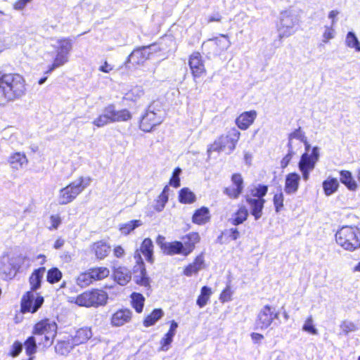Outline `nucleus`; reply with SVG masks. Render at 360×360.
I'll use <instances>...</instances> for the list:
<instances>
[{"label":"nucleus","mask_w":360,"mask_h":360,"mask_svg":"<svg viewBox=\"0 0 360 360\" xmlns=\"http://www.w3.org/2000/svg\"><path fill=\"white\" fill-rule=\"evenodd\" d=\"M294 154L295 153L293 151V148H288V153L281 159L280 162L281 167L282 169L288 167Z\"/></svg>","instance_id":"nucleus-56"},{"label":"nucleus","mask_w":360,"mask_h":360,"mask_svg":"<svg viewBox=\"0 0 360 360\" xmlns=\"http://www.w3.org/2000/svg\"><path fill=\"white\" fill-rule=\"evenodd\" d=\"M112 252L114 257L116 258H122L125 255V250L120 245L114 246Z\"/></svg>","instance_id":"nucleus-60"},{"label":"nucleus","mask_w":360,"mask_h":360,"mask_svg":"<svg viewBox=\"0 0 360 360\" xmlns=\"http://www.w3.org/2000/svg\"><path fill=\"white\" fill-rule=\"evenodd\" d=\"M223 19L221 13L219 11L214 13L213 14L206 18V23L210 24L212 22H221Z\"/></svg>","instance_id":"nucleus-57"},{"label":"nucleus","mask_w":360,"mask_h":360,"mask_svg":"<svg viewBox=\"0 0 360 360\" xmlns=\"http://www.w3.org/2000/svg\"><path fill=\"white\" fill-rule=\"evenodd\" d=\"M299 139L304 145V153L301 155L300 160L298 163V167L302 173V179L304 181H307L309 178L310 172H311L316 162L319 159V149L317 146H314L310 150V144L307 141L304 133L301 129V127H298L288 135V147L292 148V139Z\"/></svg>","instance_id":"nucleus-3"},{"label":"nucleus","mask_w":360,"mask_h":360,"mask_svg":"<svg viewBox=\"0 0 360 360\" xmlns=\"http://www.w3.org/2000/svg\"><path fill=\"white\" fill-rule=\"evenodd\" d=\"M181 241L174 240L166 242L163 236L159 235L156 238V243L162 252L167 255H181L187 257L195 249L196 245L201 240L200 235L197 231H191L181 238Z\"/></svg>","instance_id":"nucleus-2"},{"label":"nucleus","mask_w":360,"mask_h":360,"mask_svg":"<svg viewBox=\"0 0 360 360\" xmlns=\"http://www.w3.org/2000/svg\"><path fill=\"white\" fill-rule=\"evenodd\" d=\"M90 179L83 176L70 182L59 191V205H64L72 202L89 184Z\"/></svg>","instance_id":"nucleus-8"},{"label":"nucleus","mask_w":360,"mask_h":360,"mask_svg":"<svg viewBox=\"0 0 360 360\" xmlns=\"http://www.w3.org/2000/svg\"><path fill=\"white\" fill-rule=\"evenodd\" d=\"M153 248V241L149 238H144L140 246L141 252L145 256L146 261L151 264L154 262Z\"/></svg>","instance_id":"nucleus-31"},{"label":"nucleus","mask_w":360,"mask_h":360,"mask_svg":"<svg viewBox=\"0 0 360 360\" xmlns=\"http://www.w3.org/2000/svg\"><path fill=\"white\" fill-rule=\"evenodd\" d=\"M32 0H16L13 4V8L16 11H20L24 9V8L26 6V5L30 2H32Z\"/></svg>","instance_id":"nucleus-59"},{"label":"nucleus","mask_w":360,"mask_h":360,"mask_svg":"<svg viewBox=\"0 0 360 360\" xmlns=\"http://www.w3.org/2000/svg\"><path fill=\"white\" fill-rule=\"evenodd\" d=\"M230 234L229 237L232 240H236L240 237V232L237 228H231L229 229Z\"/></svg>","instance_id":"nucleus-62"},{"label":"nucleus","mask_w":360,"mask_h":360,"mask_svg":"<svg viewBox=\"0 0 360 360\" xmlns=\"http://www.w3.org/2000/svg\"><path fill=\"white\" fill-rule=\"evenodd\" d=\"M172 341L173 338L165 334L164 337L160 341L159 350L163 352L167 351L169 349L170 345L172 342Z\"/></svg>","instance_id":"nucleus-55"},{"label":"nucleus","mask_w":360,"mask_h":360,"mask_svg":"<svg viewBox=\"0 0 360 360\" xmlns=\"http://www.w3.org/2000/svg\"><path fill=\"white\" fill-rule=\"evenodd\" d=\"M91 276L94 282L99 281L108 278L110 275V270L105 266H95L89 269Z\"/></svg>","instance_id":"nucleus-35"},{"label":"nucleus","mask_w":360,"mask_h":360,"mask_svg":"<svg viewBox=\"0 0 360 360\" xmlns=\"http://www.w3.org/2000/svg\"><path fill=\"white\" fill-rule=\"evenodd\" d=\"M193 81L196 89L200 87L207 82V71L205 60L199 51H194L188 56V62Z\"/></svg>","instance_id":"nucleus-9"},{"label":"nucleus","mask_w":360,"mask_h":360,"mask_svg":"<svg viewBox=\"0 0 360 360\" xmlns=\"http://www.w3.org/2000/svg\"><path fill=\"white\" fill-rule=\"evenodd\" d=\"M63 277L61 271L57 267H51L46 272V281L50 284L58 283Z\"/></svg>","instance_id":"nucleus-43"},{"label":"nucleus","mask_w":360,"mask_h":360,"mask_svg":"<svg viewBox=\"0 0 360 360\" xmlns=\"http://www.w3.org/2000/svg\"><path fill=\"white\" fill-rule=\"evenodd\" d=\"M136 264L133 266L132 272L134 274V281L136 284L144 286L148 289L150 288V280L147 276V271L145 264L140 254L134 255Z\"/></svg>","instance_id":"nucleus-15"},{"label":"nucleus","mask_w":360,"mask_h":360,"mask_svg":"<svg viewBox=\"0 0 360 360\" xmlns=\"http://www.w3.org/2000/svg\"><path fill=\"white\" fill-rule=\"evenodd\" d=\"M46 271V268L44 266H40L39 268L34 269L28 278V282L30 284V290L32 291H36L41 288L42 279L44 277V274Z\"/></svg>","instance_id":"nucleus-23"},{"label":"nucleus","mask_w":360,"mask_h":360,"mask_svg":"<svg viewBox=\"0 0 360 360\" xmlns=\"http://www.w3.org/2000/svg\"><path fill=\"white\" fill-rule=\"evenodd\" d=\"M280 311L276 307L265 304L258 312L255 319L257 328L265 330L270 327L276 321H279Z\"/></svg>","instance_id":"nucleus-10"},{"label":"nucleus","mask_w":360,"mask_h":360,"mask_svg":"<svg viewBox=\"0 0 360 360\" xmlns=\"http://www.w3.org/2000/svg\"><path fill=\"white\" fill-rule=\"evenodd\" d=\"M21 269V264L17 262H12L10 264V270L8 273H6L5 274L7 276V278L12 279L18 273L20 272Z\"/></svg>","instance_id":"nucleus-53"},{"label":"nucleus","mask_w":360,"mask_h":360,"mask_svg":"<svg viewBox=\"0 0 360 360\" xmlns=\"http://www.w3.org/2000/svg\"><path fill=\"white\" fill-rule=\"evenodd\" d=\"M22 350V344L20 341H15L11 345L8 356L11 357L18 356Z\"/></svg>","instance_id":"nucleus-54"},{"label":"nucleus","mask_w":360,"mask_h":360,"mask_svg":"<svg viewBox=\"0 0 360 360\" xmlns=\"http://www.w3.org/2000/svg\"><path fill=\"white\" fill-rule=\"evenodd\" d=\"M335 37V30L333 27V26H325V30L323 33L322 37V41L323 44H327L329 42V41L332 39H333Z\"/></svg>","instance_id":"nucleus-52"},{"label":"nucleus","mask_w":360,"mask_h":360,"mask_svg":"<svg viewBox=\"0 0 360 360\" xmlns=\"http://www.w3.org/2000/svg\"><path fill=\"white\" fill-rule=\"evenodd\" d=\"M206 268V263L204 252L197 255L192 262L186 265L182 271V274L186 277H191L197 275L199 271Z\"/></svg>","instance_id":"nucleus-18"},{"label":"nucleus","mask_w":360,"mask_h":360,"mask_svg":"<svg viewBox=\"0 0 360 360\" xmlns=\"http://www.w3.org/2000/svg\"><path fill=\"white\" fill-rule=\"evenodd\" d=\"M240 137V132L235 127L231 128L226 134L219 135L207 147V153L226 152L232 153L236 148Z\"/></svg>","instance_id":"nucleus-5"},{"label":"nucleus","mask_w":360,"mask_h":360,"mask_svg":"<svg viewBox=\"0 0 360 360\" xmlns=\"http://www.w3.org/2000/svg\"><path fill=\"white\" fill-rule=\"evenodd\" d=\"M93 124L97 127H102L109 123H112L105 112L99 115L94 121Z\"/></svg>","instance_id":"nucleus-49"},{"label":"nucleus","mask_w":360,"mask_h":360,"mask_svg":"<svg viewBox=\"0 0 360 360\" xmlns=\"http://www.w3.org/2000/svg\"><path fill=\"white\" fill-rule=\"evenodd\" d=\"M133 312L127 307L115 310L110 317V323L112 327L119 328L129 324L133 319Z\"/></svg>","instance_id":"nucleus-17"},{"label":"nucleus","mask_w":360,"mask_h":360,"mask_svg":"<svg viewBox=\"0 0 360 360\" xmlns=\"http://www.w3.org/2000/svg\"><path fill=\"white\" fill-rule=\"evenodd\" d=\"M245 186L244 179L239 172L231 176V184L223 188V193L232 200L238 199L243 193Z\"/></svg>","instance_id":"nucleus-12"},{"label":"nucleus","mask_w":360,"mask_h":360,"mask_svg":"<svg viewBox=\"0 0 360 360\" xmlns=\"http://www.w3.org/2000/svg\"><path fill=\"white\" fill-rule=\"evenodd\" d=\"M92 330L91 327H82L75 331L74 335L71 337V341L73 345H79L87 342L92 337Z\"/></svg>","instance_id":"nucleus-24"},{"label":"nucleus","mask_w":360,"mask_h":360,"mask_svg":"<svg viewBox=\"0 0 360 360\" xmlns=\"http://www.w3.org/2000/svg\"><path fill=\"white\" fill-rule=\"evenodd\" d=\"M110 250V245L103 240L95 241L90 246L91 253L98 260L106 258L109 255Z\"/></svg>","instance_id":"nucleus-22"},{"label":"nucleus","mask_w":360,"mask_h":360,"mask_svg":"<svg viewBox=\"0 0 360 360\" xmlns=\"http://www.w3.org/2000/svg\"><path fill=\"white\" fill-rule=\"evenodd\" d=\"M168 186H165L162 190V191L158 196L155 200V204L154 205V210L156 212H161L164 210L165 205L168 202Z\"/></svg>","instance_id":"nucleus-40"},{"label":"nucleus","mask_w":360,"mask_h":360,"mask_svg":"<svg viewBox=\"0 0 360 360\" xmlns=\"http://www.w3.org/2000/svg\"><path fill=\"white\" fill-rule=\"evenodd\" d=\"M141 222L140 220L134 219L128 221L127 223L122 224L119 226V231L122 234L127 236L133 231L136 228L140 226Z\"/></svg>","instance_id":"nucleus-42"},{"label":"nucleus","mask_w":360,"mask_h":360,"mask_svg":"<svg viewBox=\"0 0 360 360\" xmlns=\"http://www.w3.org/2000/svg\"><path fill=\"white\" fill-rule=\"evenodd\" d=\"M268 190L267 185L258 184L250 190V194L244 197L245 202L250 207V214L255 220H258L262 216L266 202L264 197L267 194Z\"/></svg>","instance_id":"nucleus-6"},{"label":"nucleus","mask_w":360,"mask_h":360,"mask_svg":"<svg viewBox=\"0 0 360 360\" xmlns=\"http://www.w3.org/2000/svg\"><path fill=\"white\" fill-rule=\"evenodd\" d=\"M248 216L249 211L247 207L243 204H239L236 210L233 213L229 221L233 226H238L244 223L248 219Z\"/></svg>","instance_id":"nucleus-26"},{"label":"nucleus","mask_w":360,"mask_h":360,"mask_svg":"<svg viewBox=\"0 0 360 360\" xmlns=\"http://www.w3.org/2000/svg\"><path fill=\"white\" fill-rule=\"evenodd\" d=\"M50 220L51 222V226L49 227V230L57 229L60 224H61V219L58 214H52L50 217Z\"/></svg>","instance_id":"nucleus-58"},{"label":"nucleus","mask_w":360,"mask_h":360,"mask_svg":"<svg viewBox=\"0 0 360 360\" xmlns=\"http://www.w3.org/2000/svg\"><path fill=\"white\" fill-rule=\"evenodd\" d=\"M233 290L230 285H227L221 292L219 299L221 302L225 303L231 300Z\"/></svg>","instance_id":"nucleus-48"},{"label":"nucleus","mask_w":360,"mask_h":360,"mask_svg":"<svg viewBox=\"0 0 360 360\" xmlns=\"http://www.w3.org/2000/svg\"><path fill=\"white\" fill-rule=\"evenodd\" d=\"M337 244L343 250L354 252L360 248V228L355 225H345L335 234Z\"/></svg>","instance_id":"nucleus-4"},{"label":"nucleus","mask_w":360,"mask_h":360,"mask_svg":"<svg viewBox=\"0 0 360 360\" xmlns=\"http://www.w3.org/2000/svg\"><path fill=\"white\" fill-rule=\"evenodd\" d=\"M110 120L112 122H127L131 119V113L127 109L117 110L113 104H110L104 109Z\"/></svg>","instance_id":"nucleus-19"},{"label":"nucleus","mask_w":360,"mask_h":360,"mask_svg":"<svg viewBox=\"0 0 360 360\" xmlns=\"http://www.w3.org/2000/svg\"><path fill=\"white\" fill-rule=\"evenodd\" d=\"M130 304L135 311L137 314L142 313L146 301L143 295L140 292H133L130 295Z\"/></svg>","instance_id":"nucleus-32"},{"label":"nucleus","mask_w":360,"mask_h":360,"mask_svg":"<svg viewBox=\"0 0 360 360\" xmlns=\"http://www.w3.org/2000/svg\"><path fill=\"white\" fill-rule=\"evenodd\" d=\"M44 298L39 293H35L34 291L27 290L25 292L20 300V311L22 314H34L42 306Z\"/></svg>","instance_id":"nucleus-11"},{"label":"nucleus","mask_w":360,"mask_h":360,"mask_svg":"<svg viewBox=\"0 0 360 360\" xmlns=\"http://www.w3.org/2000/svg\"><path fill=\"white\" fill-rule=\"evenodd\" d=\"M178 327V323L175 321H172L170 322V326L168 331L165 333L167 336L174 338L176 333V328Z\"/></svg>","instance_id":"nucleus-61"},{"label":"nucleus","mask_w":360,"mask_h":360,"mask_svg":"<svg viewBox=\"0 0 360 360\" xmlns=\"http://www.w3.org/2000/svg\"><path fill=\"white\" fill-rule=\"evenodd\" d=\"M58 326L54 321L44 318L36 322L33 326L34 335H44L46 340L53 338L57 333Z\"/></svg>","instance_id":"nucleus-14"},{"label":"nucleus","mask_w":360,"mask_h":360,"mask_svg":"<svg viewBox=\"0 0 360 360\" xmlns=\"http://www.w3.org/2000/svg\"><path fill=\"white\" fill-rule=\"evenodd\" d=\"M211 219L208 207L202 206L195 210L193 214L192 222L197 225H204L210 221Z\"/></svg>","instance_id":"nucleus-27"},{"label":"nucleus","mask_w":360,"mask_h":360,"mask_svg":"<svg viewBox=\"0 0 360 360\" xmlns=\"http://www.w3.org/2000/svg\"><path fill=\"white\" fill-rule=\"evenodd\" d=\"M196 200L195 194L188 188H183L179 192V201L183 204H191Z\"/></svg>","instance_id":"nucleus-41"},{"label":"nucleus","mask_w":360,"mask_h":360,"mask_svg":"<svg viewBox=\"0 0 360 360\" xmlns=\"http://www.w3.org/2000/svg\"><path fill=\"white\" fill-rule=\"evenodd\" d=\"M257 112L255 110L240 113L235 120L236 125L241 130H247L255 121Z\"/></svg>","instance_id":"nucleus-21"},{"label":"nucleus","mask_w":360,"mask_h":360,"mask_svg":"<svg viewBox=\"0 0 360 360\" xmlns=\"http://www.w3.org/2000/svg\"><path fill=\"white\" fill-rule=\"evenodd\" d=\"M56 52L64 54L69 57L72 49L73 40L70 37H63L58 40Z\"/></svg>","instance_id":"nucleus-36"},{"label":"nucleus","mask_w":360,"mask_h":360,"mask_svg":"<svg viewBox=\"0 0 360 360\" xmlns=\"http://www.w3.org/2000/svg\"><path fill=\"white\" fill-rule=\"evenodd\" d=\"M273 203L276 212H279L283 210L284 206V195L281 191L274 194Z\"/></svg>","instance_id":"nucleus-47"},{"label":"nucleus","mask_w":360,"mask_h":360,"mask_svg":"<svg viewBox=\"0 0 360 360\" xmlns=\"http://www.w3.org/2000/svg\"><path fill=\"white\" fill-rule=\"evenodd\" d=\"M181 172V169L179 167H176L172 174V176L169 179V184L174 188H178L180 186V179L179 174Z\"/></svg>","instance_id":"nucleus-51"},{"label":"nucleus","mask_w":360,"mask_h":360,"mask_svg":"<svg viewBox=\"0 0 360 360\" xmlns=\"http://www.w3.org/2000/svg\"><path fill=\"white\" fill-rule=\"evenodd\" d=\"M108 300V295L104 290L92 288L78 295L75 299V303L79 307L96 308L105 305Z\"/></svg>","instance_id":"nucleus-7"},{"label":"nucleus","mask_w":360,"mask_h":360,"mask_svg":"<svg viewBox=\"0 0 360 360\" xmlns=\"http://www.w3.org/2000/svg\"><path fill=\"white\" fill-rule=\"evenodd\" d=\"M212 294L211 288L204 285L201 288L200 295L196 300V304L200 308L204 307L210 301Z\"/></svg>","instance_id":"nucleus-38"},{"label":"nucleus","mask_w":360,"mask_h":360,"mask_svg":"<svg viewBox=\"0 0 360 360\" xmlns=\"http://www.w3.org/2000/svg\"><path fill=\"white\" fill-rule=\"evenodd\" d=\"M69 61V57L56 52L55 57L53 58V62L47 68V70L44 72V74L48 75L52 72L56 68L63 66Z\"/></svg>","instance_id":"nucleus-33"},{"label":"nucleus","mask_w":360,"mask_h":360,"mask_svg":"<svg viewBox=\"0 0 360 360\" xmlns=\"http://www.w3.org/2000/svg\"><path fill=\"white\" fill-rule=\"evenodd\" d=\"M8 162L12 168L18 169L27 165L28 160L25 153L15 152L10 155Z\"/></svg>","instance_id":"nucleus-30"},{"label":"nucleus","mask_w":360,"mask_h":360,"mask_svg":"<svg viewBox=\"0 0 360 360\" xmlns=\"http://www.w3.org/2000/svg\"><path fill=\"white\" fill-rule=\"evenodd\" d=\"M345 43L348 47L354 49L357 52L360 51V42L354 32H349L347 34Z\"/></svg>","instance_id":"nucleus-45"},{"label":"nucleus","mask_w":360,"mask_h":360,"mask_svg":"<svg viewBox=\"0 0 360 360\" xmlns=\"http://www.w3.org/2000/svg\"><path fill=\"white\" fill-rule=\"evenodd\" d=\"M300 176L296 172H290L285 176L284 191L287 194L295 193L298 191Z\"/></svg>","instance_id":"nucleus-25"},{"label":"nucleus","mask_w":360,"mask_h":360,"mask_svg":"<svg viewBox=\"0 0 360 360\" xmlns=\"http://www.w3.org/2000/svg\"><path fill=\"white\" fill-rule=\"evenodd\" d=\"M114 280L121 285H127L131 279V271L123 266L115 267L112 269Z\"/></svg>","instance_id":"nucleus-28"},{"label":"nucleus","mask_w":360,"mask_h":360,"mask_svg":"<svg viewBox=\"0 0 360 360\" xmlns=\"http://www.w3.org/2000/svg\"><path fill=\"white\" fill-rule=\"evenodd\" d=\"M164 314L162 309H154L149 314H148L143 321V325L145 327L153 326L158 320H160Z\"/></svg>","instance_id":"nucleus-37"},{"label":"nucleus","mask_w":360,"mask_h":360,"mask_svg":"<svg viewBox=\"0 0 360 360\" xmlns=\"http://www.w3.org/2000/svg\"><path fill=\"white\" fill-rule=\"evenodd\" d=\"M339 188V182L336 178L329 177L323 181V189L326 195L335 193Z\"/></svg>","instance_id":"nucleus-39"},{"label":"nucleus","mask_w":360,"mask_h":360,"mask_svg":"<svg viewBox=\"0 0 360 360\" xmlns=\"http://www.w3.org/2000/svg\"><path fill=\"white\" fill-rule=\"evenodd\" d=\"M144 95V90L141 86H135L127 92L123 96V101L127 102H136Z\"/></svg>","instance_id":"nucleus-34"},{"label":"nucleus","mask_w":360,"mask_h":360,"mask_svg":"<svg viewBox=\"0 0 360 360\" xmlns=\"http://www.w3.org/2000/svg\"><path fill=\"white\" fill-rule=\"evenodd\" d=\"M302 330L312 335L317 334V330L314 326L311 316H308L305 320L304 323L302 326Z\"/></svg>","instance_id":"nucleus-50"},{"label":"nucleus","mask_w":360,"mask_h":360,"mask_svg":"<svg viewBox=\"0 0 360 360\" xmlns=\"http://www.w3.org/2000/svg\"><path fill=\"white\" fill-rule=\"evenodd\" d=\"M26 91L27 83L22 75L0 70V105L20 98Z\"/></svg>","instance_id":"nucleus-1"},{"label":"nucleus","mask_w":360,"mask_h":360,"mask_svg":"<svg viewBox=\"0 0 360 360\" xmlns=\"http://www.w3.org/2000/svg\"><path fill=\"white\" fill-rule=\"evenodd\" d=\"M208 42L210 43L213 53L217 55L227 50L231 45L229 36L224 34L208 39Z\"/></svg>","instance_id":"nucleus-20"},{"label":"nucleus","mask_w":360,"mask_h":360,"mask_svg":"<svg viewBox=\"0 0 360 360\" xmlns=\"http://www.w3.org/2000/svg\"><path fill=\"white\" fill-rule=\"evenodd\" d=\"M25 352L28 356L33 355L37 352V343L34 336L28 337L24 342Z\"/></svg>","instance_id":"nucleus-46"},{"label":"nucleus","mask_w":360,"mask_h":360,"mask_svg":"<svg viewBox=\"0 0 360 360\" xmlns=\"http://www.w3.org/2000/svg\"><path fill=\"white\" fill-rule=\"evenodd\" d=\"M250 337L255 343H258L264 339V335L258 333H252Z\"/></svg>","instance_id":"nucleus-63"},{"label":"nucleus","mask_w":360,"mask_h":360,"mask_svg":"<svg viewBox=\"0 0 360 360\" xmlns=\"http://www.w3.org/2000/svg\"><path fill=\"white\" fill-rule=\"evenodd\" d=\"M76 283L79 286L82 288L89 286L94 283L89 269L86 271L80 273L77 276L76 278Z\"/></svg>","instance_id":"nucleus-44"},{"label":"nucleus","mask_w":360,"mask_h":360,"mask_svg":"<svg viewBox=\"0 0 360 360\" xmlns=\"http://www.w3.org/2000/svg\"><path fill=\"white\" fill-rule=\"evenodd\" d=\"M112 70V68L108 63L107 61H105L102 65L100 66L99 70L102 72L108 73Z\"/></svg>","instance_id":"nucleus-64"},{"label":"nucleus","mask_w":360,"mask_h":360,"mask_svg":"<svg viewBox=\"0 0 360 360\" xmlns=\"http://www.w3.org/2000/svg\"><path fill=\"white\" fill-rule=\"evenodd\" d=\"M162 120L160 111L155 112L148 109L141 118L139 128L144 132H150L160 124Z\"/></svg>","instance_id":"nucleus-16"},{"label":"nucleus","mask_w":360,"mask_h":360,"mask_svg":"<svg viewBox=\"0 0 360 360\" xmlns=\"http://www.w3.org/2000/svg\"><path fill=\"white\" fill-rule=\"evenodd\" d=\"M340 181L349 191H355L359 188L357 182L354 180L352 172L349 170L340 171Z\"/></svg>","instance_id":"nucleus-29"},{"label":"nucleus","mask_w":360,"mask_h":360,"mask_svg":"<svg viewBox=\"0 0 360 360\" xmlns=\"http://www.w3.org/2000/svg\"><path fill=\"white\" fill-rule=\"evenodd\" d=\"M155 44L148 46H142L136 47L133 49L131 53L128 56L124 61V64L129 67L136 68L142 65L146 61L150 58V53L148 52L146 49H150Z\"/></svg>","instance_id":"nucleus-13"}]
</instances>
